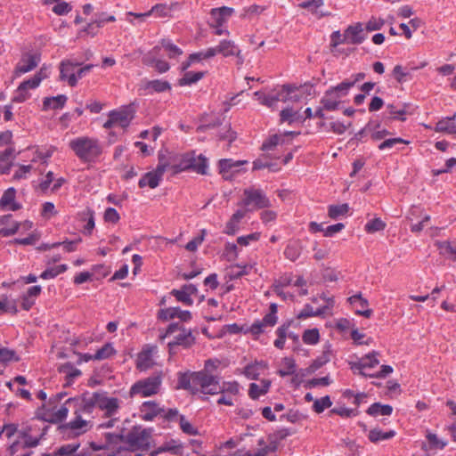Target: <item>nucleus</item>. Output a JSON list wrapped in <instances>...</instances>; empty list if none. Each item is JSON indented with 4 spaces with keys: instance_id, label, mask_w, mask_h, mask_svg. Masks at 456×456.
Listing matches in <instances>:
<instances>
[{
    "instance_id": "e433bc0d",
    "label": "nucleus",
    "mask_w": 456,
    "mask_h": 456,
    "mask_svg": "<svg viewBox=\"0 0 456 456\" xmlns=\"http://www.w3.org/2000/svg\"><path fill=\"white\" fill-rule=\"evenodd\" d=\"M328 306H322L316 310H314L313 306L310 305H305L302 311L297 314L298 319H306L308 317L320 316L324 314L327 312Z\"/></svg>"
},
{
    "instance_id": "6ab92c4d",
    "label": "nucleus",
    "mask_w": 456,
    "mask_h": 456,
    "mask_svg": "<svg viewBox=\"0 0 456 456\" xmlns=\"http://www.w3.org/2000/svg\"><path fill=\"white\" fill-rule=\"evenodd\" d=\"M215 51V56L217 53L222 54L224 57H229L233 55H239L240 53L238 45H235L233 41L231 40H223L219 43V45L216 47H211Z\"/></svg>"
},
{
    "instance_id": "6e6552de",
    "label": "nucleus",
    "mask_w": 456,
    "mask_h": 456,
    "mask_svg": "<svg viewBox=\"0 0 456 456\" xmlns=\"http://www.w3.org/2000/svg\"><path fill=\"white\" fill-rule=\"evenodd\" d=\"M99 392L93 394L85 393L79 397H72L67 400L69 407L78 410L79 413L91 414L95 407H98Z\"/></svg>"
},
{
    "instance_id": "6e6d98bb",
    "label": "nucleus",
    "mask_w": 456,
    "mask_h": 456,
    "mask_svg": "<svg viewBox=\"0 0 456 456\" xmlns=\"http://www.w3.org/2000/svg\"><path fill=\"white\" fill-rule=\"evenodd\" d=\"M332 405V402L329 395H325L320 399H316L314 402L313 409L317 413H322L325 409L330 408Z\"/></svg>"
},
{
    "instance_id": "69168bd1",
    "label": "nucleus",
    "mask_w": 456,
    "mask_h": 456,
    "mask_svg": "<svg viewBox=\"0 0 456 456\" xmlns=\"http://www.w3.org/2000/svg\"><path fill=\"white\" fill-rule=\"evenodd\" d=\"M191 61H200L205 59H209L215 56L214 49L208 48L206 51H201L198 53H194L189 55Z\"/></svg>"
},
{
    "instance_id": "c85d7f7f",
    "label": "nucleus",
    "mask_w": 456,
    "mask_h": 456,
    "mask_svg": "<svg viewBox=\"0 0 456 456\" xmlns=\"http://www.w3.org/2000/svg\"><path fill=\"white\" fill-rule=\"evenodd\" d=\"M67 102V96L60 94L53 97H45L43 101V109L45 110L49 109L59 110L62 109Z\"/></svg>"
},
{
    "instance_id": "9d476101",
    "label": "nucleus",
    "mask_w": 456,
    "mask_h": 456,
    "mask_svg": "<svg viewBox=\"0 0 456 456\" xmlns=\"http://www.w3.org/2000/svg\"><path fill=\"white\" fill-rule=\"evenodd\" d=\"M81 66L80 62H74L69 60H64L60 64V78L67 80L70 86L77 84V68Z\"/></svg>"
},
{
    "instance_id": "20e7f679",
    "label": "nucleus",
    "mask_w": 456,
    "mask_h": 456,
    "mask_svg": "<svg viewBox=\"0 0 456 456\" xmlns=\"http://www.w3.org/2000/svg\"><path fill=\"white\" fill-rule=\"evenodd\" d=\"M47 429L48 427L45 426L38 436H32L31 427L22 428L19 430V439L14 441L7 449L10 456H31L32 451H28L25 453H20V451L37 447L45 436Z\"/></svg>"
},
{
    "instance_id": "4d7b16f0",
    "label": "nucleus",
    "mask_w": 456,
    "mask_h": 456,
    "mask_svg": "<svg viewBox=\"0 0 456 456\" xmlns=\"http://www.w3.org/2000/svg\"><path fill=\"white\" fill-rule=\"evenodd\" d=\"M297 86L286 84L283 85L281 87V92H282L284 97H287V101H293V102H298L300 100V96L296 94Z\"/></svg>"
},
{
    "instance_id": "ea45409f",
    "label": "nucleus",
    "mask_w": 456,
    "mask_h": 456,
    "mask_svg": "<svg viewBox=\"0 0 456 456\" xmlns=\"http://www.w3.org/2000/svg\"><path fill=\"white\" fill-rule=\"evenodd\" d=\"M45 77V75H43V69H40V71L36 73L33 77L20 83V86H21V91L25 89L28 91V89L37 88Z\"/></svg>"
},
{
    "instance_id": "37998d69",
    "label": "nucleus",
    "mask_w": 456,
    "mask_h": 456,
    "mask_svg": "<svg viewBox=\"0 0 456 456\" xmlns=\"http://www.w3.org/2000/svg\"><path fill=\"white\" fill-rule=\"evenodd\" d=\"M161 47L167 52L169 58H175L183 54V50L174 45L170 39L164 38L160 41Z\"/></svg>"
},
{
    "instance_id": "4c0bfd02",
    "label": "nucleus",
    "mask_w": 456,
    "mask_h": 456,
    "mask_svg": "<svg viewBox=\"0 0 456 456\" xmlns=\"http://www.w3.org/2000/svg\"><path fill=\"white\" fill-rule=\"evenodd\" d=\"M330 348L324 350L322 354L317 357L313 363L305 369V372L310 374L322 367L324 364L330 362Z\"/></svg>"
},
{
    "instance_id": "603ef678",
    "label": "nucleus",
    "mask_w": 456,
    "mask_h": 456,
    "mask_svg": "<svg viewBox=\"0 0 456 456\" xmlns=\"http://www.w3.org/2000/svg\"><path fill=\"white\" fill-rule=\"evenodd\" d=\"M151 364V354L150 351H143L138 354L136 367L140 370H146Z\"/></svg>"
},
{
    "instance_id": "ddd939ff",
    "label": "nucleus",
    "mask_w": 456,
    "mask_h": 456,
    "mask_svg": "<svg viewBox=\"0 0 456 456\" xmlns=\"http://www.w3.org/2000/svg\"><path fill=\"white\" fill-rule=\"evenodd\" d=\"M247 160H233L224 159L219 160V169L224 180H232L235 173H239L238 167L247 164Z\"/></svg>"
},
{
    "instance_id": "774afa93",
    "label": "nucleus",
    "mask_w": 456,
    "mask_h": 456,
    "mask_svg": "<svg viewBox=\"0 0 456 456\" xmlns=\"http://www.w3.org/2000/svg\"><path fill=\"white\" fill-rule=\"evenodd\" d=\"M277 320V305L275 303H272L270 305V312L264 316V322L270 326H274Z\"/></svg>"
},
{
    "instance_id": "2f4dec72",
    "label": "nucleus",
    "mask_w": 456,
    "mask_h": 456,
    "mask_svg": "<svg viewBox=\"0 0 456 456\" xmlns=\"http://www.w3.org/2000/svg\"><path fill=\"white\" fill-rule=\"evenodd\" d=\"M170 452L175 455H182L183 453V445L179 444L175 440H171L169 442L165 443L158 450L151 452V456H155L160 452Z\"/></svg>"
},
{
    "instance_id": "9b49d317",
    "label": "nucleus",
    "mask_w": 456,
    "mask_h": 456,
    "mask_svg": "<svg viewBox=\"0 0 456 456\" xmlns=\"http://www.w3.org/2000/svg\"><path fill=\"white\" fill-rule=\"evenodd\" d=\"M40 61V55L37 53H23L20 61L17 63L14 73L16 76H20L33 70L37 67Z\"/></svg>"
},
{
    "instance_id": "aec40b11",
    "label": "nucleus",
    "mask_w": 456,
    "mask_h": 456,
    "mask_svg": "<svg viewBox=\"0 0 456 456\" xmlns=\"http://www.w3.org/2000/svg\"><path fill=\"white\" fill-rule=\"evenodd\" d=\"M16 190L13 187L8 188L0 199V206L12 211L21 208V205L15 202Z\"/></svg>"
},
{
    "instance_id": "a878e982",
    "label": "nucleus",
    "mask_w": 456,
    "mask_h": 456,
    "mask_svg": "<svg viewBox=\"0 0 456 456\" xmlns=\"http://www.w3.org/2000/svg\"><path fill=\"white\" fill-rule=\"evenodd\" d=\"M267 369V363L256 361L254 363L248 364L243 370L244 375L250 379H258L261 371Z\"/></svg>"
},
{
    "instance_id": "7c9ffc66",
    "label": "nucleus",
    "mask_w": 456,
    "mask_h": 456,
    "mask_svg": "<svg viewBox=\"0 0 456 456\" xmlns=\"http://www.w3.org/2000/svg\"><path fill=\"white\" fill-rule=\"evenodd\" d=\"M367 414L376 417L378 415L390 416L393 412V407L389 404H381L380 403H372L366 411Z\"/></svg>"
},
{
    "instance_id": "3c124183",
    "label": "nucleus",
    "mask_w": 456,
    "mask_h": 456,
    "mask_svg": "<svg viewBox=\"0 0 456 456\" xmlns=\"http://www.w3.org/2000/svg\"><path fill=\"white\" fill-rule=\"evenodd\" d=\"M387 109L391 115L390 119H398L401 121H404L406 119V105H403L402 108H397L394 104H387Z\"/></svg>"
},
{
    "instance_id": "49530a36",
    "label": "nucleus",
    "mask_w": 456,
    "mask_h": 456,
    "mask_svg": "<svg viewBox=\"0 0 456 456\" xmlns=\"http://www.w3.org/2000/svg\"><path fill=\"white\" fill-rule=\"evenodd\" d=\"M204 72H186L182 78L179 79L178 85L181 86H190L200 80L204 77Z\"/></svg>"
},
{
    "instance_id": "5701e85b",
    "label": "nucleus",
    "mask_w": 456,
    "mask_h": 456,
    "mask_svg": "<svg viewBox=\"0 0 456 456\" xmlns=\"http://www.w3.org/2000/svg\"><path fill=\"white\" fill-rule=\"evenodd\" d=\"M141 411L143 413L142 419L144 420L151 421L156 416L164 412V409L159 407L154 401H147L142 404Z\"/></svg>"
},
{
    "instance_id": "09e8293b",
    "label": "nucleus",
    "mask_w": 456,
    "mask_h": 456,
    "mask_svg": "<svg viewBox=\"0 0 456 456\" xmlns=\"http://www.w3.org/2000/svg\"><path fill=\"white\" fill-rule=\"evenodd\" d=\"M116 354V350L114 349L111 343H106L102 348L96 351L94 354V360H104L108 359L110 356Z\"/></svg>"
},
{
    "instance_id": "1a4fd4ad",
    "label": "nucleus",
    "mask_w": 456,
    "mask_h": 456,
    "mask_svg": "<svg viewBox=\"0 0 456 456\" xmlns=\"http://www.w3.org/2000/svg\"><path fill=\"white\" fill-rule=\"evenodd\" d=\"M244 199L241 204L245 207L252 206L254 208L260 209L269 208L271 206L270 200L265 193L253 187L247 188L243 191Z\"/></svg>"
},
{
    "instance_id": "f03ea898",
    "label": "nucleus",
    "mask_w": 456,
    "mask_h": 456,
    "mask_svg": "<svg viewBox=\"0 0 456 456\" xmlns=\"http://www.w3.org/2000/svg\"><path fill=\"white\" fill-rule=\"evenodd\" d=\"M69 147L83 163H95L102 153L99 140L88 136L72 139Z\"/></svg>"
},
{
    "instance_id": "79ce46f5",
    "label": "nucleus",
    "mask_w": 456,
    "mask_h": 456,
    "mask_svg": "<svg viewBox=\"0 0 456 456\" xmlns=\"http://www.w3.org/2000/svg\"><path fill=\"white\" fill-rule=\"evenodd\" d=\"M145 89H152L154 92L162 93L171 89V86L167 81L155 79L146 82Z\"/></svg>"
},
{
    "instance_id": "13d9d810",
    "label": "nucleus",
    "mask_w": 456,
    "mask_h": 456,
    "mask_svg": "<svg viewBox=\"0 0 456 456\" xmlns=\"http://www.w3.org/2000/svg\"><path fill=\"white\" fill-rule=\"evenodd\" d=\"M379 354L378 352L372 351L371 353H369L365 356L362 357V364L361 366L363 367V369L373 368L377 366L379 363V361L377 358Z\"/></svg>"
},
{
    "instance_id": "052dcab7",
    "label": "nucleus",
    "mask_w": 456,
    "mask_h": 456,
    "mask_svg": "<svg viewBox=\"0 0 456 456\" xmlns=\"http://www.w3.org/2000/svg\"><path fill=\"white\" fill-rule=\"evenodd\" d=\"M267 327H271L269 324L264 322V318L262 320H256L254 322L249 329L248 330L253 336L257 337L263 334L265 331Z\"/></svg>"
},
{
    "instance_id": "423d86ee",
    "label": "nucleus",
    "mask_w": 456,
    "mask_h": 456,
    "mask_svg": "<svg viewBox=\"0 0 456 456\" xmlns=\"http://www.w3.org/2000/svg\"><path fill=\"white\" fill-rule=\"evenodd\" d=\"M75 415L76 417L73 420L59 427L60 434L67 438L77 437L83 435L93 427L91 421L82 419L81 413L78 412V410H75Z\"/></svg>"
},
{
    "instance_id": "a211bd4d",
    "label": "nucleus",
    "mask_w": 456,
    "mask_h": 456,
    "mask_svg": "<svg viewBox=\"0 0 456 456\" xmlns=\"http://www.w3.org/2000/svg\"><path fill=\"white\" fill-rule=\"evenodd\" d=\"M233 12V9L226 6L214 8L210 12L211 26L221 27Z\"/></svg>"
},
{
    "instance_id": "de8ad7c7",
    "label": "nucleus",
    "mask_w": 456,
    "mask_h": 456,
    "mask_svg": "<svg viewBox=\"0 0 456 456\" xmlns=\"http://www.w3.org/2000/svg\"><path fill=\"white\" fill-rule=\"evenodd\" d=\"M282 368L278 370L281 377L293 375L296 372V362L292 358L285 357L282 360Z\"/></svg>"
},
{
    "instance_id": "338daca9",
    "label": "nucleus",
    "mask_w": 456,
    "mask_h": 456,
    "mask_svg": "<svg viewBox=\"0 0 456 456\" xmlns=\"http://www.w3.org/2000/svg\"><path fill=\"white\" fill-rule=\"evenodd\" d=\"M171 294L175 297L177 301L183 303L186 305H191L193 300L191 297H189L188 293H186L183 288L180 289H173Z\"/></svg>"
},
{
    "instance_id": "b1692460",
    "label": "nucleus",
    "mask_w": 456,
    "mask_h": 456,
    "mask_svg": "<svg viewBox=\"0 0 456 456\" xmlns=\"http://www.w3.org/2000/svg\"><path fill=\"white\" fill-rule=\"evenodd\" d=\"M456 118V112L452 117H447L439 120L435 126V131L438 133H446L449 134H456V123L454 119Z\"/></svg>"
},
{
    "instance_id": "f3484780",
    "label": "nucleus",
    "mask_w": 456,
    "mask_h": 456,
    "mask_svg": "<svg viewBox=\"0 0 456 456\" xmlns=\"http://www.w3.org/2000/svg\"><path fill=\"white\" fill-rule=\"evenodd\" d=\"M134 112L131 107H126L120 110H112L110 114L117 126L126 128L134 118Z\"/></svg>"
},
{
    "instance_id": "2eb2a0df",
    "label": "nucleus",
    "mask_w": 456,
    "mask_h": 456,
    "mask_svg": "<svg viewBox=\"0 0 456 456\" xmlns=\"http://www.w3.org/2000/svg\"><path fill=\"white\" fill-rule=\"evenodd\" d=\"M158 317L162 321L178 318L183 322H188L191 319V314L187 310H181L179 307H169L160 309L159 311Z\"/></svg>"
},
{
    "instance_id": "680f3d73",
    "label": "nucleus",
    "mask_w": 456,
    "mask_h": 456,
    "mask_svg": "<svg viewBox=\"0 0 456 456\" xmlns=\"http://www.w3.org/2000/svg\"><path fill=\"white\" fill-rule=\"evenodd\" d=\"M386 224L380 218H374L365 224V231L373 233L384 230Z\"/></svg>"
},
{
    "instance_id": "4468645a",
    "label": "nucleus",
    "mask_w": 456,
    "mask_h": 456,
    "mask_svg": "<svg viewBox=\"0 0 456 456\" xmlns=\"http://www.w3.org/2000/svg\"><path fill=\"white\" fill-rule=\"evenodd\" d=\"M344 40L346 44L360 45L365 40L362 24L357 22L348 26L344 31Z\"/></svg>"
},
{
    "instance_id": "bb28decb",
    "label": "nucleus",
    "mask_w": 456,
    "mask_h": 456,
    "mask_svg": "<svg viewBox=\"0 0 456 456\" xmlns=\"http://www.w3.org/2000/svg\"><path fill=\"white\" fill-rule=\"evenodd\" d=\"M58 370L60 373L66 375V385L69 386L72 384L74 379L81 375V370L75 368L71 362H66L61 364Z\"/></svg>"
},
{
    "instance_id": "a19ab883",
    "label": "nucleus",
    "mask_w": 456,
    "mask_h": 456,
    "mask_svg": "<svg viewBox=\"0 0 456 456\" xmlns=\"http://www.w3.org/2000/svg\"><path fill=\"white\" fill-rule=\"evenodd\" d=\"M290 326V322H287L280 326L277 330L276 334L278 338L274 340L273 345L278 349H283L285 341L287 338V331Z\"/></svg>"
},
{
    "instance_id": "f704fd0d",
    "label": "nucleus",
    "mask_w": 456,
    "mask_h": 456,
    "mask_svg": "<svg viewBox=\"0 0 456 456\" xmlns=\"http://www.w3.org/2000/svg\"><path fill=\"white\" fill-rule=\"evenodd\" d=\"M436 245L440 250V254L452 260H456V242L438 241Z\"/></svg>"
},
{
    "instance_id": "f257e3e1",
    "label": "nucleus",
    "mask_w": 456,
    "mask_h": 456,
    "mask_svg": "<svg viewBox=\"0 0 456 456\" xmlns=\"http://www.w3.org/2000/svg\"><path fill=\"white\" fill-rule=\"evenodd\" d=\"M176 388L188 390L192 395L199 392L204 395H216L223 389L218 377L202 370L179 372Z\"/></svg>"
},
{
    "instance_id": "473e14b6",
    "label": "nucleus",
    "mask_w": 456,
    "mask_h": 456,
    "mask_svg": "<svg viewBox=\"0 0 456 456\" xmlns=\"http://www.w3.org/2000/svg\"><path fill=\"white\" fill-rule=\"evenodd\" d=\"M302 247L297 240L289 241L284 250V256L287 259L295 262L301 255Z\"/></svg>"
},
{
    "instance_id": "c9c22d12",
    "label": "nucleus",
    "mask_w": 456,
    "mask_h": 456,
    "mask_svg": "<svg viewBox=\"0 0 456 456\" xmlns=\"http://www.w3.org/2000/svg\"><path fill=\"white\" fill-rule=\"evenodd\" d=\"M395 436V432L394 430H389L387 432H383L379 428H373L369 433V439L372 443H379L383 440H387Z\"/></svg>"
},
{
    "instance_id": "c756f323",
    "label": "nucleus",
    "mask_w": 456,
    "mask_h": 456,
    "mask_svg": "<svg viewBox=\"0 0 456 456\" xmlns=\"http://www.w3.org/2000/svg\"><path fill=\"white\" fill-rule=\"evenodd\" d=\"M270 386H271V381L268 379H263L261 381V386H259L256 383H251L249 385L248 395L250 396V398L256 400L260 395H265L268 392Z\"/></svg>"
},
{
    "instance_id": "8fccbe9b",
    "label": "nucleus",
    "mask_w": 456,
    "mask_h": 456,
    "mask_svg": "<svg viewBox=\"0 0 456 456\" xmlns=\"http://www.w3.org/2000/svg\"><path fill=\"white\" fill-rule=\"evenodd\" d=\"M105 444L106 448L114 447L119 444H124L125 435L122 433L115 434V433H105Z\"/></svg>"
},
{
    "instance_id": "0e129e2a",
    "label": "nucleus",
    "mask_w": 456,
    "mask_h": 456,
    "mask_svg": "<svg viewBox=\"0 0 456 456\" xmlns=\"http://www.w3.org/2000/svg\"><path fill=\"white\" fill-rule=\"evenodd\" d=\"M401 143H403V144H409L410 142L409 141H406L403 138H400V137H395V138H389V139H386L385 141H383L379 146V150L380 151H384L386 149H390L394 146H395L396 144H401Z\"/></svg>"
},
{
    "instance_id": "864d4df0",
    "label": "nucleus",
    "mask_w": 456,
    "mask_h": 456,
    "mask_svg": "<svg viewBox=\"0 0 456 456\" xmlns=\"http://www.w3.org/2000/svg\"><path fill=\"white\" fill-rule=\"evenodd\" d=\"M67 405H69V403H67L66 401L65 403L62 406H61L60 409H58L55 412H53L51 415L49 419H47V421L51 423H58L61 422L64 419H66L69 412V408Z\"/></svg>"
},
{
    "instance_id": "a18cd8bd",
    "label": "nucleus",
    "mask_w": 456,
    "mask_h": 456,
    "mask_svg": "<svg viewBox=\"0 0 456 456\" xmlns=\"http://www.w3.org/2000/svg\"><path fill=\"white\" fill-rule=\"evenodd\" d=\"M349 211V206L347 203L340 205H330L329 206L328 215L332 219H338L341 216H345Z\"/></svg>"
},
{
    "instance_id": "39448f33",
    "label": "nucleus",
    "mask_w": 456,
    "mask_h": 456,
    "mask_svg": "<svg viewBox=\"0 0 456 456\" xmlns=\"http://www.w3.org/2000/svg\"><path fill=\"white\" fill-rule=\"evenodd\" d=\"M161 383V372L153 373L151 376L135 382L130 388V395H140L142 397H147L156 395L159 391Z\"/></svg>"
},
{
    "instance_id": "cd10ccee",
    "label": "nucleus",
    "mask_w": 456,
    "mask_h": 456,
    "mask_svg": "<svg viewBox=\"0 0 456 456\" xmlns=\"http://www.w3.org/2000/svg\"><path fill=\"white\" fill-rule=\"evenodd\" d=\"M245 210H237L227 222L224 232L228 235H234L239 229L238 224L245 216Z\"/></svg>"
},
{
    "instance_id": "412c9836",
    "label": "nucleus",
    "mask_w": 456,
    "mask_h": 456,
    "mask_svg": "<svg viewBox=\"0 0 456 456\" xmlns=\"http://www.w3.org/2000/svg\"><path fill=\"white\" fill-rule=\"evenodd\" d=\"M255 96L260 102L261 104L265 105L269 108L274 109L278 102H287L288 98L284 97L282 92H278L272 94H263L260 92H256Z\"/></svg>"
},
{
    "instance_id": "e2e57ef3",
    "label": "nucleus",
    "mask_w": 456,
    "mask_h": 456,
    "mask_svg": "<svg viewBox=\"0 0 456 456\" xmlns=\"http://www.w3.org/2000/svg\"><path fill=\"white\" fill-rule=\"evenodd\" d=\"M11 361H20V357L16 355V352L6 347L0 348V362H8Z\"/></svg>"
},
{
    "instance_id": "4be33fe9",
    "label": "nucleus",
    "mask_w": 456,
    "mask_h": 456,
    "mask_svg": "<svg viewBox=\"0 0 456 456\" xmlns=\"http://www.w3.org/2000/svg\"><path fill=\"white\" fill-rule=\"evenodd\" d=\"M194 343L195 338L192 336L191 330L183 329L182 333L176 335L173 342L168 343V346L172 348L175 346H183L185 348H189Z\"/></svg>"
},
{
    "instance_id": "393cba45",
    "label": "nucleus",
    "mask_w": 456,
    "mask_h": 456,
    "mask_svg": "<svg viewBox=\"0 0 456 456\" xmlns=\"http://www.w3.org/2000/svg\"><path fill=\"white\" fill-rule=\"evenodd\" d=\"M321 104L326 110L334 111L339 109L341 101L332 91L327 90L321 99Z\"/></svg>"
},
{
    "instance_id": "bf43d9fd",
    "label": "nucleus",
    "mask_w": 456,
    "mask_h": 456,
    "mask_svg": "<svg viewBox=\"0 0 456 456\" xmlns=\"http://www.w3.org/2000/svg\"><path fill=\"white\" fill-rule=\"evenodd\" d=\"M179 425L182 431L189 436H196L199 434L197 428L193 427L183 415L179 416Z\"/></svg>"
},
{
    "instance_id": "0eeeda50",
    "label": "nucleus",
    "mask_w": 456,
    "mask_h": 456,
    "mask_svg": "<svg viewBox=\"0 0 456 456\" xmlns=\"http://www.w3.org/2000/svg\"><path fill=\"white\" fill-rule=\"evenodd\" d=\"M175 172L192 170L200 175H206L208 171V159L202 154L196 156L194 152L183 156L179 165L174 167Z\"/></svg>"
},
{
    "instance_id": "f8f14e48",
    "label": "nucleus",
    "mask_w": 456,
    "mask_h": 456,
    "mask_svg": "<svg viewBox=\"0 0 456 456\" xmlns=\"http://www.w3.org/2000/svg\"><path fill=\"white\" fill-rule=\"evenodd\" d=\"M106 392H99L98 408L104 411L107 418H111L119 409V400L116 397H108Z\"/></svg>"
},
{
    "instance_id": "72a5a7b5",
    "label": "nucleus",
    "mask_w": 456,
    "mask_h": 456,
    "mask_svg": "<svg viewBox=\"0 0 456 456\" xmlns=\"http://www.w3.org/2000/svg\"><path fill=\"white\" fill-rule=\"evenodd\" d=\"M281 122H288L289 125L296 121L304 122L303 117L292 108H285L280 112Z\"/></svg>"
},
{
    "instance_id": "7ed1b4c3",
    "label": "nucleus",
    "mask_w": 456,
    "mask_h": 456,
    "mask_svg": "<svg viewBox=\"0 0 456 456\" xmlns=\"http://www.w3.org/2000/svg\"><path fill=\"white\" fill-rule=\"evenodd\" d=\"M150 438L151 434L147 429L135 427L125 436V445H120L116 452L107 456H126L127 452L139 450L148 451L150 449Z\"/></svg>"
},
{
    "instance_id": "58836bf2",
    "label": "nucleus",
    "mask_w": 456,
    "mask_h": 456,
    "mask_svg": "<svg viewBox=\"0 0 456 456\" xmlns=\"http://www.w3.org/2000/svg\"><path fill=\"white\" fill-rule=\"evenodd\" d=\"M160 179L151 171L144 174V175L139 180L138 185L140 188L149 186L154 189L159 186Z\"/></svg>"
},
{
    "instance_id": "c03bdc74",
    "label": "nucleus",
    "mask_w": 456,
    "mask_h": 456,
    "mask_svg": "<svg viewBox=\"0 0 456 456\" xmlns=\"http://www.w3.org/2000/svg\"><path fill=\"white\" fill-rule=\"evenodd\" d=\"M353 86L354 83H350L349 79H346L336 86H331L328 90L332 91V93L340 99L341 97L346 96Z\"/></svg>"
},
{
    "instance_id": "dca6fc26",
    "label": "nucleus",
    "mask_w": 456,
    "mask_h": 456,
    "mask_svg": "<svg viewBox=\"0 0 456 456\" xmlns=\"http://www.w3.org/2000/svg\"><path fill=\"white\" fill-rule=\"evenodd\" d=\"M80 444H67L55 450L57 456H92V451L82 449L79 451Z\"/></svg>"
},
{
    "instance_id": "5fc2aeb1",
    "label": "nucleus",
    "mask_w": 456,
    "mask_h": 456,
    "mask_svg": "<svg viewBox=\"0 0 456 456\" xmlns=\"http://www.w3.org/2000/svg\"><path fill=\"white\" fill-rule=\"evenodd\" d=\"M302 339L304 343L308 345H315L320 339L318 329L305 330L303 333Z\"/></svg>"
}]
</instances>
